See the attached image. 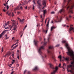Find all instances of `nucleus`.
I'll return each mask as SVG.
<instances>
[{
	"mask_svg": "<svg viewBox=\"0 0 74 74\" xmlns=\"http://www.w3.org/2000/svg\"><path fill=\"white\" fill-rule=\"evenodd\" d=\"M63 5V8H66V10H68L69 12L73 14L72 9L74 7V1L68 0L67 1L66 0H64Z\"/></svg>",
	"mask_w": 74,
	"mask_h": 74,
	"instance_id": "obj_1",
	"label": "nucleus"
},
{
	"mask_svg": "<svg viewBox=\"0 0 74 74\" xmlns=\"http://www.w3.org/2000/svg\"><path fill=\"white\" fill-rule=\"evenodd\" d=\"M62 42L63 44H65L66 47L67 49V52H66V53L68 55L71 56L72 58V61L71 62V64H74V52L72 50H71L70 47H69V44H68L67 40H63L62 41Z\"/></svg>",
	"mask_w": 74,
	"mask_h": 74,
	"instance_id": "obj_2",
	"label": "nucleus"
},
{
	"mask_svg": "<svg viewBox=\"0 0 74 74\" xmlns=\"http://www.w3.org/2000/svg\"><path fill=\"white\" fill-rule=\"evenodd\" d=\"M12 22H13L12 26H11L10 25H9V27H5V29H10L8 30H4L3 32L0 34V38H1L2 36H3V35L5 34V33H6V32L7 31H8L9 30H11V29H12V27H14V30H15L16 28V25H18V23H16L15 22V21H12Z\"/></svg>",
	"mask_w": 74,
	"mask_h": 74,
	"instance_id": "obj_3",
	"label": "nucleus"
},
{
	"mask_svg": "<svg viewBox=\"0 0 74 74\" xmlns=\"http://www.w3.org/2000/svg\"><path fill=\"white\" fill-rule=\"evenodd\" d=\"M53 46H50L49 48V50H47V52L49 56L53 59Z\"/></svg>",
	"mask_w": 74,
	"mask_h": 74,
	"instance_id": "obj_4",
	"label": "nucleus"
},
{
	"mask_svg": "<svg viewBox=\"0 0 74 74\" xmlns=\"http://www.w3.org/2000/svg\"><path fill=\"white\" fill-rule=\"evenodd\" d=\"M49 66L51 69H52L53 70V71L51 72V74H56L55 73L58 70V67L56 66L55 68L54 67L53 65L51 63H49Z\"/></svg>",
	"mask_w": 74,
	"mask_h": 74,
	"instance_id": "obj_5",
	"label": "nucleus"
},
{
	"mask_svg": "<svg viewBox=\"0 0 74 74\" xmlns=\"http://www.w3.org/2000/svg\"><path fill=\"white\" fill-rule=\"evenodd\" d=\"M44 44L43 45V46H42L40 47H39L38 49V51L40 55L42 56V49H44V46H45L47 44V42H45V39H44Z\"/></svg>",
	"mask_w": 74,
	"mask_h": 74,
	"instance_id": "obj_6",
	"label": "nucleus"
},
{
	"mask_svg": "<svg viewBox=\"0 0 74 74\" xmlns=\"http://www.w3.org/2000/svg\"><path fill=\"white\" fill-rule=\"evenodd\" d=\"M68 68H71V70H69L68 69L67 71L68 72H70L72 74H74V65H69L67 66Z\"/></svg>",
	"mask_w": 74,
	"mask_h": 74,
	"instance_id": "obj_7",
	"label": "nucleus"
},
{
	"mask_svg": "<svg viewBox=\"0 0 74 74\" xmlns=\"http://www.w3.org/2000/svg\"><path fill=\"white\" fill-rule=\"evenodd\" d=\"M56 20L54 21L55 22H61V21H62V17H59L58 16H56Z\"/></svg>",
	"mask_w": 74,
	"mask_h": 74,
	"instance_id": "obj_8",
	"label": "nucleus"
},
{
	"mask_svg": "<svg viewBox=\"0 0 74 74\" xmlns=\"http://www.w3.org/2000/svg\"><path fill=\"white\" fill-rule=\"evenodd\" d=\"M69 32L70 34H72L73 32H74V27L70 26V28L69 29Z\"/></svg>",
	"mask_w": 74,
	"mask_h": 74,
	"instance_id": "obj_9",
	"label": "nucleus"
},
{
	"mask_svg": "<svg viewBox=\"0 0 74 74\" xmlns=\"http://www.w3.org/2000/svg\"><path fill=\"white\" fill-rule=\"evenodd\" d=\"M49 19L48 20V23L47 24V30L46 31L45 30H43V32H45V33H47V32H48V25H49Z\"/></svg>",
	"mask_w": 74,
	"mask_h": 74,
	"instance_id": "obj_10",
	"label": "nucleus"
},
{
	"mask_svg": "<svg viewBox=\"0 0 74 74\" xmlns=\"http://www.w3.org/2000/svg\"><path fill=\"white\" fill-rule=\"evenodd\" d=\"M63 58H64V60H66V61H67V62H69V61H70L69 57H63Z\"/></svg>",
	"mask_w": 74,
	"mask_h": 74,
	"instance_id": "obj_11",
	"label": "nucleus"
},
{
	"mask_svg": "<svg viewBox=\"0 0 74 74\" xmlns=\"http://www.w3.org/2000/svg\"><path fill=\"white\" fill-rule=\"evenodd\" d=\"M43 1V2L42 4L43 5H45L42 8V10H43L44 9L45 7H46V1Z\"/></svg>",
	"mask_w": 74,
	"mask_h": 74,
	"instance_id": "obj_12",
	"label": "nucleus"
},
{
	"mask_svg": "<svg viewBox=\"0 0 74 74\" xmlns=\"http://www.w3.org/2000/svg\"><path fill=\"white\" fill-rule=\"evenodd\" d=\"M64 12V9H62L60 10L58 12V14H59V13H62V12Z\"/></svg>",
	"mask_w": 74,
	"mask_h": 74,
	"instance_id": "obj_13",
	"label": "nucleus"
},
{
	"mask_svg": "<svg viewBox=\"0 0 74 74\" xmlns=\"http://www.w3.org/2000/svg\"><path fill=\"white\" fill-rule=\"evenodd\" d=\"M72 17V16H71V15H69L68 17H67L66 18V19L67 21H69L70 19V18Z\"/></svg>",
	"mask_w": 74,
	"mask_h": 74,
	"instance_id": "obj_14",
	"label": "nucleus"
},
{
	"mask_svg": "<svg viewBox=\"0 0 74 74\" xmlns=\"http://www.w3.org/2000/svg\"><path fill=\"white\" fill-rule=\"evenodd\" d=\"M51 34L50 33L49 34L48 36V39L47 40L48 41V42H49V39H50V37H51Z\"/></svg>",
	"mask_w": 74,
	"mask_h": 74,
	"instance_id": "obj_15",
	"label": "nucleus"
},
{
	"mask_svg": "<svg viewBox=\"0 0 74 74\" xmlns=\"http://www.w3.org/2000/svg\"><path fill=\"white\" fill-rule=\"evenodd\" d=\"M37 3L38 4V6L39 7H41L42 5H41V2L40 1H37Z\"/></svg>",
	"mask_w": 74,
	"mask_h": 74,
	"instance_id": "obj_16",
	"label": "nucleus"
},
{
	"mask_svg": "<svg viewBox=\"0 0 74 74\" xmlns=\"http://www.w3.org/2000/svg\"><path fill=\"white\" fill-rule=\"evenodd\" d=\"M38 68L37 66H36L35 67V69H33L34 71H36V70H38Z\"/></svg>",
	"mask_w": 74,
	"mask_h": 74,
	"instance_id": "obj_17",
	"label": "nucleus"
},
{
	"mask_svg": "<svg viewBox=\"0 0 74 74\" xmlns=\"http://www.w3.org/2000/svg\"><path fill=\"white\" fill-rule=\"evenodd\" d=\"M25 19H23V20L20 19V22H21V23H24V20Z\"/></svg>",
	"mask_w": 74,
	"mask_h": 74,
	"instance_id": "obj_18",
	"label": "nucleus"
},
{
	"mask_svg": "<svg viewBox=\"0 0 74 74\" xmlns=\"http://www.w3.org/2000/svg\"><path fill=\"white\" fill-rule=\"evenodd\" d=\"M34 42L35 45H36V46H37V43L38 42V41L37 40L36 41L34 40Z\"/></svg>",
	"mask_w": 74,
	"mask_h": 74,
	"instance_id": "obj_19",
	"label": "nucleus"
},
{
	"mask_svg": "<svg viewBox=\"0 0 74 74\" xmlns=\"http://www.w3.org/2000/svg\"><path fill=\"white\" fill-rule=\"evenodd\" d=\"M19 10V8L18 6L16 8L14 9V11H15L16 10Z\"/></svg>",
	"mask_w": 74,
	"mask_h": 74,
	"instance_id": "obj_20",
	"label": "nucleus"
},
{
	"mask_svg": "<svg viewBox=\"0 0 74 74\" xmlns=\"http://www.w3.org/2000/svg\"><path fill=\"white\" fill-rule=\"evenodd\" d=\"M43 15L44 16H45V14H46V12H47L46 10H43Z\"/></svg>",
	"mask_w": 74,
	"mask_h": 74,
	"instance_id": "obj_21",
	"label": "nucleus"
},
{
	"mask_svg": "<svg viewBox=\"0 0 74 74\" xmlns=\"http://www.w3.org/2000/svg\"><path fill=\"white\" fill-rule=\"evenodd\" d=\"M58 58H60V62H61V60H62V61H63V60H62V58H61V56L60 55L58 57Z\"/></svg>",
	"mask_w": 74,
	"mask_h": 74,
	"instance_id": "obj_22",
	"label": "nucleus"
},
{
	"mask_svg": "<svg viewBox=\"0 0 74 74\" xmlns=\"http://www.w3.org/2000/svg\"><path fill=\"white\" fill-rule=\"evenodd\" d=\"M55 29V27L53 26L51 27V31H52V30H53V29Z\"/></svg>",
	"mask_w": 74,
	"mask_h": 74,
	"instance_id": "obj_23",
	"label": "nucleus"
},
{
	"mask_svg": "<svg viewBox=\"0 0 74 74\" xmlns=\"http://www.w3.org/2000/svg\"><path fill=\"white\" fill-rule=\"evenodd\" d=\"M17 46H18V45H16L15 47H14L12 49V50H13V49H15L16 48Z\"/></svg>",
	"mask_w": 74,
	"mask_h": 74,
	"instance_id": "obj_24",
	"label": "nucleus"
},
{
	"mask_svg": "<svg viewBox=\"0 0 74 74\" xmlns=\"http://www.w3.org/2000/svg\"><path fill=\"white\" fill-rule=\"evenodd\" d=\"M9 23H10V21H9V22H8L7 23H6L5 24V26H7V25H9Z\"/></svg>",
	"mask_w": 74,
	"mask_h": 74,
	"instance_id": "obj_25",
	"label": "nucleus"
},
{
	"mask_svg": "<svg viewBox=\"0 0 74 74\" xmlns=\"http://www.w3.org/2000/svg\"><path fill=\"white\" fill-rule=\"evenodd\" d=\"M42 56L43 59H44V58H46L47 57V56L45 55L44 56Z\"/></svg>",
	"mask_w": 74,
	"mask_h": 74,
	"instance_id": "obj_26",
	"label": "nucleus"
},
{
	"mask_svg": "<svg viewBox=\"0 0 74 74\" xmlns=\"http://www.w3.org/2000/svg\"><path fill=\"white\" fill-rule=\"evenodd\" d=\"M64 66H66V64H65V63H64L63 64V69H64V68L63 67H64Z\"/></svg>",
	"mask_w": 74,
	"mask_h": 74,
	"instance_id": "obj_27",
	"label": "nucleus"
},
{
	"mask_svg": "<svg viewBox=\"0 0 74 74\" xmlns=\"http://www.w3.org/2000/svg\"><path fill=\"white\" fill-rule=\"evenodd\" d=\"M51 14H55V12L53 11L51 12Z\"/></svg>",
	"mask_w": 74,
	"mask_h": 74,
	"instance_id": "obj_28",
	"label": "nucleus"
},
{
	"mask_svg": "<svg viewBox=\"0 0 74 74\" xmlns=\"http://www.w3.org/2000/svg\"><path fill=\"white\" fill-rule=\"evenodd\" d=\"M8 38H9V37H5V39H6V40H7V39H8Z\"/></svg>",
	"mask_w": 74,
	"mask_h": 74,
	"instance_id": "obj_29",
	"label": "nucleus"
},
{
	"mask_svg": "<svg viewBox=\"0 0 74 74\" xmlns=\"http://www.w3.org/2000/svg\"><path fill=\"white\" fill-rule=\"evenodd\" d=\"M71 40H72V41H73V40H74V38H73V37H71Z\"/></svg>",
	"mask_w": 74,
	"mask_h": 74,
	"instance_id": "obj_30",
	"label": "nucleus"
},
{
	"mask_svg": "<svg viewBox=\"0 0 74 74\" xmlns=\"http://www.w3.org/2000/svg\"><path fill=\"white\" fill-rule=\"evenodd\" d=\"M26 71H27L26 70H25L24 72V74H25V73H26Z\"/></svg>",
	"mask_w": 74,
	"mask_h": 74,
	"instance_id": "obj_31",
	"label": "nucleus"
},
{
	"mask_svg": "<svg viewBox=\"0 0 74 74\" xmlns=\"http://www.w3.org/2000/svg\"><path fill=\"white\" fill-rule=\"evenodd\" d=\"M10 53H8L7 54V55H8V56L10 55Z\"/></svg>",
	"mask_w": 74,
	"mask_h": 74,
	"instance_id": "obj_32",
	"label": "nucleus"
},
{
	"mask_svg": "<svg viewBox=\"0 0 74 74\" xmlns=\"http://www.w3.org/2000/svg\"><path fill=\"white\" fill-rule=\"evenodd\" d=\"M59 45L58 44L56 46V47H59Z\"/></svg>",
	"mask_w": 74,
	"mask_h": 74,
	"instance_id": "obj_33",
	"label": "nucleus"
},
{
	"mask_svg": "<svg viewBox=\"0 0 74 74\" xmlns=\"http://www.w3.org/2000/svg\"><path fill=\"white\" fill-rule=\"evenodd\" d=\"M20 8L21 10H22V9H23V8H22V6H21L20 7Z\"/></svg>",
	"mask_w": 74,
	"mask_h": 74,
	"instance_id": "obj_34",
	"label": "nucleus"
},
{
	"mask_svg": "<svg viewBox=\"0 0 74 74\" xmlns=\"http://www.w3.org/2000/svg\"><path fill=\"white\" fill-rule=\"evenodd\" d=\"M14 73V71H12V72L11 73V74H13Z\"/></svg>",
	"mask_w": 74,
	"mask_h": 74,
	"instance_id": "obj_35",
	"label": "nucleus"
},
{
	"mask_svg": "<svg viewBox=\"0 0 74 74\" xmlns=\"http://www.w3.org/2000/svg\"><path fill=\"white\" fill-rule=\"evenodd\" d=\"M8 36V35H7V34H5V37H7Z\"/></svg>",
	"mask_w": 74,
	"mask_h": 74,
	"instance_id": "obj_36",
	"label": "nucleus"
},
{
	"mask_svg": "<svg viewBox=\"0 0 74 74\" xmlns=\"http://www.w3.org/2000/svg\"><path fill=\"white\" fill-rule=\"evenodd\" d=\"M3 11H4V12H5V11H6V10H5L4 9H3Z\"/></svg>",
	"mask_w": 74,
	"mask_h": 74,
	"instance_id": "obj_37",
	"label": "nucleus"
},
{
	"mask_svg": "<svg viewBox=\"0 0 74 74\" xmlns=\"http://www.w3.org/2000/svg\"><path fill=\"white\" fill-rule=\"evenodd\" d=\"M17 58L18 59H19V56H18V55L17 56Z\"/></svg>",
	"mask_w": 74,
	"mask_h": 74,
	"instance_id": "obj_38",
	"label": "nucleus"
},
{
	"mask_svg": "<svg viewBox=\"0 0 74 74\" xmlns=\"http://www.w3.org/2000/svg\"><path fill=\"white\" fill-rule=\"evenodd\" d=\"M3 73V71H2L1 72H0V74H2Z\"/></svg>",
	"mask_w": 74,
	"mask_h": 74,
	"instance_id": "obj_39",
	"label": "nucleus"
},
{
	"mask_svg": "<svg viewBox=\"0 0 74 74\" xmlns=\"http://www.w3.org/2000/svg\"><path fill=\"white\" fill-rule=\"evenodd\" d=\"M12 58H13L14 56V53L12 54Z\"/></svg>",
	"mask_w": 74,
	"mask_h": 74,
	"instance_id": "obj_40",
	"label": "nucleus"
},
{
	"mask_svg": "<svg viewBox=\"0 0 74 74\" xmlns=\"http://www.w3.org/2000/svg\"><path fill=\"white\" fill-rule=\"evenodd\" d=\"M7 10H8V8H9V6H7Z\"/></svg>",
	"mask_w": 74,
	"mask_h": 74,
	"instance_id": "obj_41",
	"label": "nucleus"
},
{
	"mask_svg": "<svg viewBox=\"0 0 74 74\" xmlns=\"http://www.w3.org/2000/svg\"><path fill=\"white\" fill-rule=\"evenodd\" d=\"M40 26V25L39 24H38L37 25V27H38V26Z\"/></svg>",
	"mask_w": 74,
	"mask_h": 74,
	"instance_id": "obj_42",
	"label": "nucleus"
},
{
	"mask_svg": "<svg viewBox=\"0 0 74 74\" xmlns=\"http://www.w3.org/2000/svg\"><path fill=\"white\" fill-rule=\"evenodd\" d=\"M17 44H18V42H17L16 43H15L14 44V45H16Z\"/></svg>",
	"mask_w": 74,
	"mask_h": 74,
	"instance_id": "obj_43",
	"label": "nucleus"
},
{
	"mask_svg": "<svg viewBox=\"0 0 74 74\" xmlns=\"http://www.w3.org/2000/svg\"><path fill=\"white\" fill-rule=\"evenodd\" d=\"M34 5L33 8V10H34Z\"/></svg>",
	"mask_w": 74,
	"mask_h": 74,
	"instance_id": "obj_44",
	"label": "nucleus"
},
{
	"mask_svg": "<svg viewBox=\"0 0 74 74\" xmlns=\"http://www.w3.org/2000/svg\"><path fill=\"white\" fill-rule=\"evenodd\" d=\"M43 20H44V19L42 18V21H41L42 22H43Z\"/></svg>",
	"mask_w": 74,
	"mask_h": 74,
	"instance_id": "obj_45",
	"label": "nucleus"
},
{
	"mask_svg": "<svg viewBox=\"0 0 74 74\" xmlns=\"http://www.w3.org/2000/svg\"><path fill=\"white\" fill-rule=\"evenodd\" d=\"M14 44H13L12 46V48H13V47H14Z\"/></svg>",
	"mask_w": 74,
	"mask_h": 74,
	"instance_id": "obj_46",
	"label": "nucleus"
},
{
	"mask_svg": "<svg viewBox=\"0 0 74 74\" xmlns=\"http://www.w3.org/2000/svg\"><path fill=\"white\" fill-rule=\"evenodd\" d=\"M12 16H14V13H12Z\"/></svg>",
	"mask_w": 74,
	"mask_h": 74,
	"instance_id": "obj_47",
	"label": "nucleus"
},
{
	"mask_svg": "<svg viewBox=\"0 0 74 74\" xmlns=\"http://www.w3.org/2000/svg\"><path fill=\"white\" fill-rule=\"evenodd\" d=\"M33 2L34 4H36V3H35V1H33Z\"/></svg>",
	"mask_w": 74,
	"mask_h": 74,
	"instance_id": "obj_48",
	"label": "nucleus"
},
{
	"mask_svg": "<svg viewBox=\"0 0 74 74\" xmlns=\"http://www.w3.org/2000/svg\"><path fill=\"white\" fill-rule=\"evenodd\" d=\"M3 5H4V6H6V5H7L5 4V3H4Z\"/></svg>",
	"mask_w": 74,
	"mask_h": 74,
	"instance_id": "obj_49",
	"label": "nucleus"
},
{
	"mask_svg": "<svg viewBox=\"0 0 74 74\" xmlns=\"http://www.w3.org/2000/svg\"><path fill=\"white\" fill-rule=\"evenodd\" d=\"M17 13H18V14H20V12H17Z\"/></svg>",
	"mask_w": 74,
	"mask_h": 74,
	"instance_id": "obj_50",
	"label": "nucleus"
},
{
	"mask_svg": "<svg viewBox=\"0 0 74 74\" xmlns=\"http://www.w3.org/2000/svg\"><path fill=\"white\" fill-rule=\"evenodd\" d=\"M20 5H22V4H21V3H20Z\"/></svg>",
	"mask_w": 74,
	"mask_h": 74,
	"instance_id": "obj_51",
	"label": "nucleus"
},
{
	"mask_svg": "<svg viewBox=\"0 0 74 74\" xmlns=\"http://www.w3.org/2000/svg\"><path fill=\"white\" fill-rule=\"evenodd\" d=\"M8 15L9 16H10V15H11V13L8 14Z\"/></svg>",
	"mask_w": 74,
	"mask_h": 74,
	"instance_id": "obj_52",
	"label": "nucleus"
},
{
	"mask_svg": "<svg viewBox=\"0 0 74 74\" xmlns=\"http://www.w3.org/2000/svg\"><path fill=\"white\" fill-rule=\"evenodd\" d=\"M70 26H71V27H73V25H70Z\"/></svg>",
	"mask_w": 74,
	"mask_h": 74,
	"instance_id": "obj_53",
	"label": "nucleus"
},
{
	"mask_svg": "<svg viewBox=\"0 0 74 74\" xmlns=\"http://www.w3.org/2000/svg\"><path fill=\"white\" fill-rule=\"evenodd\" d=\"M63 25L64 26V27H65V26H66V25Z\"/></svg>",
	"mask_w": 74,
	"mask_h": 74,
	"instance_id": "obj_54",
	"label": "nucleus"
},
{
	"mask_svg": "<svg viewBox=\"0 0 74 74\" xmlns=\"http://www.w3.org/2000/svg\"><path fill=\"white\" fill-rule=\"evenodd\" d=\"M59 67H60L61 66V64H59Z\"/></svg>",
	"mask_w": 74,
	"mask_h": 74,
	"instance_id": "obj_55",
	"label": "nucleus"
},
{
	"mask_svg": "<svg viewBox=\"0 0 74 74\" xmlns=\"http://www.w3.org/2000/svg\"><path fill=\"white\" fill-rule=\"evenodd\" d=\"M14 37H13L12 38V40H14Z\"/></svg>",
	"mask_w": 74,
	"mask_h": 74,
	"instance_id": "obj_56",
	"label": "nucleus"
},
{
	"mask_svg": "<svg viewBox=\"0 0 74 74\" xmlns=\"http://www.w3.org/2000/svg\"><path fill=\"white\" fill-rule=\"evenodd\" d=\"M22 36H23V34H22L21 35V37H22Z\"/></svg>",
	"mask_w": 74,
	"mask_h": 74,
	"instance_id": "obj_57",
	"label": "nucleus"
},
{
	"mask_svg": "<svg viewBox=\"0 0 74 74\" xmlns=\"http://www.w3.org/2000/svg\"><path fill=\"white\" fill-rule=\"evenodd\" d=\"M25 8L26 10V9H27V6H26V7H25Z\"/></svg>",
	"mask_w": 74,
	"mask_h": 74,
	"instance_id": "obj_58",
	"label": "nucleus"
},
{
	"mask_svg": "<svg viewBox=\"0 0 74 74\" xmlns=\"http://www.w3.org/2000/svg\"><path fill=\"white\" fill-rule=\"evenodd\" d=\"M8 55H7V54H6V55H5V57H7V56Z\"/></svg>",
	"mask_w": 74,
	"mask_h": 74,
	"instance_id": "obj_59",
	"label": "nucleus"
},
{
	"mask_svg": "<svg viewBox=\"0 0 74 74\" xmlns=\"http://www.w3.org/2000/svg\"><path fill=\"white\" fill-rule=\"evenodd\" d=\"M53 23V21H51V23Z\"/></svg>",
	"mask_w": 74,
	"mask_h": 74,
	"instance_id": "obj_60",
	"label": "nucleus"
},
{
	"mask_svg": "<svg viewBox=\"0 0 74 74\" xmlns=\"http://www.w3.org/2000/svg\"><path fill=\"white\" fill-rule=\"evenodd\" d=\"M12 61H13V62H15V60H12Z\"/></svg>",
	"mask_w": 74,
	"mask_h": 74,
	"instance_id": "obj_61",
	"label": "nucleus"
},
{
	"mask_svg": "<svg viewBox=\"0 0 74 74\" xmlns=\"http://www.w3.org/2000/svg\"><path fill=\"white\" fill-rule=\"evenodd\" d=\"M6 14H8V12H6Z\"/></svg>",
	"mask_w": 74,
	"mask_h": 74,
	"instance_id": "obj_62",
	"label": "nucleus"
},
{
	"mask_svg": "<svg viewBox=\"0 0 74 74\" xmlns=\"http://www.w3.org/2000/svg\"><path fill=\"white\" fill-rule=\"evenodd\" d=\"M8 0L7 1V2L6 3V4H8Z\"/></svg>",
	"mask_w": 74,
	"mask_h": 74,
	"instance_id": "obj_63",
	"label": "nucleus"
},
{
	"mask_svg": "<svg viewBox=\"0 0 74 74\" xmlns=\"http://www.w3.org/2000/svg\"><path fill=\"white\" fill-rule=\"evenodd\" d=\"M17 67H18L19 66V64H18L17 65Z\"/></svg>",
	"mask_w": 74,
	"mask_h": 74,
	"instance_id": "obj_64",
	"label": "nucleus"
}]
</instances>
